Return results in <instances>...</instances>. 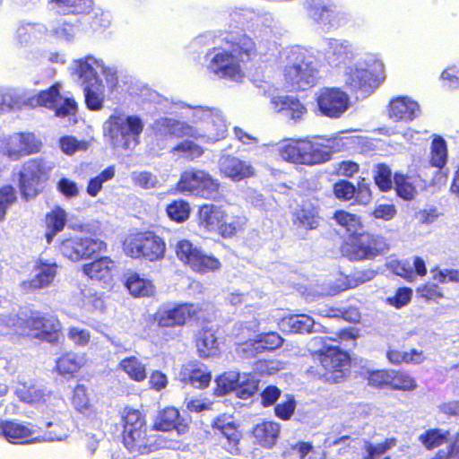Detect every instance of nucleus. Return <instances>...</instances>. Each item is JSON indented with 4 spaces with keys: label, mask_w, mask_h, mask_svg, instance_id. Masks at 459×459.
Returning <instances> with one entry per match:
<instances>
[{
    "label": "nucleus",
    "mask_w": 459,
    "mask_h": 459,
    "mask_svg": "<svg viewBox=\"0 0 459 459\" xmlns=\"http://www.w3.org/2000/svg\"><path fill=\"white\" fill-rule=\"evenodd\" d=\"M226 42L230 50L213 48L207 56L212 55L207 65L210 74L220 79L240 82L245 77L241 64L251 61L258 55L255 42L246 34H240Z\"/></svg>",
    "instance_id": "1"
},
{
    "label": "nucleus",
    "mask_w": 459,
    "mask_h": 459,
    "mask_svg": "<svg viewBox=\"0 0 459 459\" xmlns=\"http://www.w3.org/2000/svg\"><path fill=\"white\" fill-rule=\"evenodd\" d=\"M122 442L130 452L149 455L160 449L163 438L157 435H148L145 414L134 408L126 407L121 416Z\"/></svg>",
    "instance_id": "2"
},
{
    "label": "nucleus",
    "mask_w": 459,
    "mask_h": 459,
    "mask_svg": "<svg viewBox=\"0 0 459 459\" xmlns=\"http://www.w3.org/2000/svg\"><path fill=\"white\" fill-rule=\"evenodd\" d=\"M318 366L310 367L307 374L325 384H339L346 380L351 371L350 354L338 346H324L313 352Z\"/></svg>",
    "instance_id": "3"
},
{
    "label": "nucleus",
    "mask_w": 459,
    "mask_h": 459,
    "mask_svg": "<svg viewBox=\"0 0 459 459\" xmlns=\"http://www.w3.org/2000/svg\"><path fill=\"white\" fill-rule=\"evenodd\" d=\"M74 74L81 81L86 107L90 110H100L104 101L105 90L101 76L108 75L104 63L92 56H86L74 61Z\"/></svg>",
    "instance_id": "4"
},
{
    "label": "nucleus",
    "mask_w": 459,
    "mask_h": 459,
    "mask_svg": "<svg viewBox=\"0 0 459 459\" xmlns=\"http://www.w3.org/2000/svg\"><path fill=\"white\" fill-rule=\"evenodd\" d=\"M329 140L298 139L289 140L279 149L280 156L294 164L314 166L325 163L332 159Z\"/></svg>",
    "instance_id": "5"
},
{
    "label": "nucleus",
    "mask_w": 459,
    "mask_h": 459,
    "mask_svg": "<svg viewBox=\"0 0 459 459\" xmlns=\"http://www.w3.org/2000/svg\"><path fill=\"white\" fill-rule=\"evenodd\" d=\"M121 249L130 258L158 262L165 256L166 242L153 230H138L123 238Z\"/></svg>",
    "instance_id": "6"
},
{
    "label": "nucleus",
    "mask_w": 459,
    "mask_h": 459,
    "mask_svg": "<svg viewBox=\"0 0 459 459\" xmlns=\"http://www.w3.org/2000/svg\"><path fill=\"white\" fill-rule=\"evenodd\" d=\"M387 249L384 237L368 231L348 235L340 247L342 256L351 262L373 260Z\"/></svg>",
    "instance_id": "7"
},
{
    "label": "nucleus",
    "mask_w": 459,
    "mask_h": 459,
    "mask_svg": "<svg viewBox=\"0 0 459 459\" xmlns=\"http://www.w3.org/2000/svg\"><path fill=\"white\" fill-rule=\"evenodd\" d=\"M220 188L221 183L217 178L208 171L198 169L183 171L174 186L176 193L208 200L215 199Z\"/></svg>",
    "instance_id": "8"
},
{
    "label": "nucleus",
    "mask_w": 459,
    "mask_h": 459,
    "mask_svg": "<svg viewBox=\"0 0 459 459\" xmlns=\"http://www.w3.org/2000/svg\"><path fill=\"white\" fill-rule=\"evenodd\" d=\"M177 258L195 273L206 274L221 270V260L212 254L205 253L188 239H181L175 246Z\"/></svg>",
    "instance_id": "9"
},
{
    "label": "nucleus",
    "mask_w": 459,
    "mask_h": 459,
    "mask_svg": "<svg viewBox=\"0 0 459 459\" xmlns=\"http://www.w3.org/2000/svg\"><path fill=\"white\" fill-rule=\"evenodd\" d=\"M49 171L41 158H32L22 164L18 172V187L24 200L34 198L42 192V185L48 180Z\"/></svg>",
    "instance_id": "10"
},
{
    "label": "nucleus",
    "mask_w": 459,
    "mask_h": 459,
    "mask_svg": "<svg viewBox=\"0 0 459 459\" xmlns=\"http://www.w3.org/2000/svg\"><path fill=\"white\" fill-rule=\"evenodd\" d=\"M22 324L32 337L53 345L58 344L63 337L62 323L55 314L32 311Z\"/></svg>",
    "instance_id": "11"
},
{
    "label": "nucleus",
    "mask_w": 459,
    "mask_h": 459,
    "mask_svg": "<svg viewBox=\"0 0 459 459\" xmlns=\"http://www.w3.org/2000/svg\"><path fill=\"white\" fill-rule=\"evenodd\" d=\"M203 307L193 302H178L160 307L152 316L157 327L171 329L183 327L191 321H198Z\"/></svg>",
    "instance_id": "12"
},
{
    "label": "nucleus",
    "mask_w": 459,
    "mask_h": 459,
    "mask_svg": "<svg viewBox=\"0 0 459 459\" xmlns=\"http://www.w3.org/2000/svg\"><path fill=\"white\" fill-rule=\"evenodd\" d=\"M42 146L41 140L31 132L13 133L1 141L2 153L13 161L39 153Z\"/></svg>",
    "instance_id": "13"
},
{
    "label": "nucleus",
    "mask_w": 459,
    "mask_h": 459,
    "mask_svg": "<svg viewBox=\"0 0 459 459\" xmlns=\"http://www.w3.org/2000/svg\"><path fill=\"white\" fill-rule=\"evenodd\" d=\"M106 247L102 240L91 238H66L60 246L63 255L74 262L98 256Z\"/></svg>",
    "instance_id": "14"
},
{
    "label": "nucleus",
    "mask_w": 459,
    "mask_h": 459,
    "mask_svg": "<svg viewBox=\"0 0 459 459\" xmlns=\"http://www.w3.org/2000/svg\"><path fill=\"white\" fill-rule=\"evenodd\" d=\"M316 102L322 115L338 118L348 109L350 98L339 88L325 87L317 92Z\"/></svg>",
    "instance_id": "15"
},
{
    "label": "nucleus",
    "mask_w": 459,
    "mask_h": 459,
    "mask_svg": "<svg viewBox=\"0 0 459 459\" xmlns=\"http://www.w3.org/2000/svg\"><path fill=\"white\" fill-rule=\"evenodd\" d=\"M34 270L36 273L33 278L24 280L20 283L23 293H30L49 287L57 274L58 264L56 262L50 263L47 260L39 259L34 265Z\"/></svg>",
    "instance_id": "16"
},
{
    "label": "nucleus",
    "mask_w": 459,
    "mask_h": 459,
    "mask_svg": "<svg viewBox=\"0 0 459 459\" xmlns=\"http://www.w3.org/2000/svg\"><path fill=\"white\" fill-rule=\"evenodd\" d=\"M283 338L277 332L261 333L255 339H250L241 344L238 349L246 358L255 357L257 354L270 352L281 347Z\"/></svg>",
    "instance_id": "17"
},
{
    "label": "nucleus",
    "mask_w": 459,
    "mask_h": 459,
    "mask_svg": "<svg viewBox=\"0 0 459 459\" xmlns=\"http://www.w3.org/2000/svg\"><path fill=\"white\" fill-rule=\"evenodd\" d=\"M225 378L221 377L217 382L222 393L233 391L237 397L246 400L251 398L259 387V380L252 374H238L236 380L224 383Z\"/></svg>",
    "instance_id": "18"
},
{
    "label": "nucleus",
    "mask_w": 459,
    "mask_h": 459,
    "mask_svg": "<svg viewBox=\"0 0 459 459\" xmlns=\"http://www.w3.org/2000/svg\"><path fill=\"white\" fill-rule=\"evenodd\" d=\"M86 353L66 351L56 359L53 371L65 378H74L87 365Z\"/></svg>",
    "instance_id": "19"
},
{
    "label": "nucleus",
    "mask_w": 459,
    "mask_h": 459,
    "mask_svg": "<svg viewBox=\"0 0 459 459\" xmlns=\"http://www.w3.org/2000/svg\"><path fill=\"white\" fill-rule=\"evenodd\" d=\"M152 429L162 432L175 429L178 434H185L188 431L189 426L181 418L180 412L177 408L166 406L158 411Z\"/></svg>",
    "instance_id": "20"
},
{
    "label": "nucleus",
    "mask_w": 459,
    "mask_h": 459,
    "mask_svg": "<svg viewBox=\"0 0 459 459\" xmlns=\"http://www.w3.org/2000/svg\"><path fill=\"white\" fill-rule=\"evenodd\" d=\"M381 80V74L368 65L365 68H351L347 73L346 84L355 91H370L378 86Z\"/></svg>",
    "instance_id": "21"
},
{
    "label": "nucleus",
    "mask_w": 459,
    "mask_h": 459,
    "mask_svg": "<svg viewBox=\"0 0 459 459\" xmlns=\"http://www.w3.org/2000/svg\"><path fill=\"white\" fill-rule=\"evenodd\" d=\"M179 377L181 382L198 389L208 387L212 380L211 371L199 361H190L183 365Z\"/></svg>",
    "instance_id": "22"
},
{
    "label": "nucleus",
    "mask_w": 459,
    "mask_h": 459,
    "mask_svg": "<svg viewBox=\"0 0 459 459\" xmlns=\"http://www.w3.org/2000/svg\"><path fill=\"white\" fill-rule=\"evenodd\" d=\"M291 221L298 229L305 230H316L319 226V207L310 201H303L291 212Z\"/></svg>",
    "instance_id": "23"
},
{
    "label": "nucleus",
    "mask_w": 459,
    "mask_h": 459,
    "mask_svg": "<svg viewBox=\"0 0 459 459\" xmlns=\"http://www.w3.org/2000/svg\"><path fill=\"white\" fill-rule=\"evenodd\" d=\"M30 423L23 424L14 420L0 421V436L13 444H28L37 440L32 437L34 430Z\"/></svg>",
    "instance_id": "24"
},
{
    "label": "nucleus",
    "mask_w": 459,
    "mask_h": 459,
    "mask_svg": "<svg viewBox=\"0 0 459 459\" xmlns=\"http://www.w3.org/2000/svg\"><path fill=\"white\" fill-rule=\"evenodd\" d=\"M219 168L224 177L233 181H240L255 175L252 165L232 155L221 157Z\"/></svg>",
    "instance_id": "25"
},
{
    "label": "nucleus",
    "mask_w": 459,
    "mask_h": 459,
    "mask_svg": "<svg viewBox=\"0 0 459 459\" xmlns=\"http://www.w3.org/2000/svg\"><path fill=\"white\" fill-rule=\"evenodd\" d=\"M210 320H204L202 325L194 336V342L201 358H210L216 355L219 351V342L215 336V332L212 327L208 326L206 323Z\"/></svg>",
    "instance_id": "26"
},
{
    "label": "nucleus",
    "mask_w": 459,
    "mask_h": 459,
    "mask_svg": "<svg viewBox=\"0 0 459 459\" xmlns=\"http://www.w3.org/2000/svg\"><path fill=\"white\" fill-rule=\"evenodd\" d=\"M121 281L128 293L134 298H149L155 294V286L153 282L138 273L127 271L125 273Z\"/></svg>",
    "instance_id": "27"
},
{
    "label": "nucleus",
    "mask_w": 459,
    "mask_h": 459,
    "mask_svg": "<svg viewBox=\"0 0 459 459\" xmlns=\"http://www.w3.org/2000/svg\"><path fill=\"white\" fill-rule=\"evenodd\" d=\"M143 120L138 116H127L120 123L117 122L125 149L134 148L140 143V135L143 131Z\"/></svg>",
    "instance_id": "28"
},
{
    "label": "nucleus",
    "mask_w": 459,
    "mask_h": 459,
    "mask_svg": "<svg viewBox=\"0 0 459 459\" xmlns=\"http://www.w3.org/2000/svg\"><path fill=\"white\" fill-rule=\"evenodd\" d=\"M212 427L221 431L228 441V451L232 455L239 453L238 444L241 439V432L238 429L237 424L230 420L225 414L215 418Z\"/></svg>",
    "instance_id": "29"
},
{
    "label": "nucleus",
    "mask_w": 459,
    "mask_h": 459,
    "mask_svg": "<svg viewBox=\"0 0 459 459\" xmlns=\"http://www.w3.org/2000/svg\"><path fill=\"white\" fill-rule=\"evenodd\" d=\"M226 215V212L220 206L205 204L199 207L196 214L197 225L205 232H214L219 222Z\"/></svg>",
    "instance_id": "30"
},
{
    "label": "nucleus",
    "mask_w": 459,
    "mask_h": 459,
    "mask_svg": "<svg viewBox=\"0 0 459 459\" xmlns=\"http://www.w3.org/2000/svg\"><path fill=\"white\" fill-rule=\"evenodd\" d=\"M280 431L281 426L279 423L271 420H263L254 426L251 434L259 446L264 448H272L277 442Z\"/></svg>",
    "instance_id": "31"
},
{
    "label": "nucleus",
    "mask_w": 459,
    "mask_h": 459,
    "mask_svg": "<svg viewBox=\"0 0 459 459\" xmlns=\"http://www.w3.org/2000/svg\"><path fill=\"white\" fill-rule=\"evenodd\" d=\"M418 104L406 97L393 99L388 105V116L394 121L409 122L415 118Z\"/></svg>",
    "instance_id": "32"
},
{
    "label": "nucleus",
    "mask_w": 459,
    "mask_h": 459,
    "mask_svg": "<svg viewBox=\"0 0 459 459\" xmlns=\"http://www.w3.org/2000/svg\"><path fill=\"white\" fill-rule=\"evenodd\" d=\"M114 262L108 256H102L82 266V272L91 280L108 282L112 281Z\"/></svg>",
    "instance_id": "33"
},
{
    "label": "nucleus",
    "mask_w": 459,
    "mask_h": 459,
    "mask_svg": "<svg viewBox=\"0 0 459 459\" xmlns=\"http://www.w3.org/2000/svg\"><path fill=\"white\" fill-rule=\"evenodd\" d=\"M60 82H55L46 90L39 91L37 94L27 99L26 103L30 108H45L52 110L56 104L61 100Z\"/></svg>",
    "instance_id": "34"
},
{
    "label": "nucleus",
    "mask_w": 459,
    "mask_h": 459,
    "mask_svg": "<svg viewBox=\"0 0 459 459\" xmlns=\"http://www.w3.org/2000/svg\"><path fill=\"white\" fill-rule=\"evenodd\" d=\"M272 104L277 111H285L286 115L295 121L302 119L307 113V108L296 97H274L272 99Z\"/></svg>",
    "instance_id": "35"
},
{
    "label": "nucleus",
    "mask_w": 459,
    "mask_h": 459,
    "mask_svg": "<svg viewBox=\"0 0 459 459\" xmlns=\"http://www.w3.org/2000/svg\"><path fill=\"white\" fill-rule=\"evenodd\" d=\"M66 221L67 214L65 211L59 206L54 207L50 212L46 213L45 224L47 230L45 237L48 244L53 241L56 234L65 229Z\"/></svg>",
    "instance_id": "36"
},
{
    "label": "nucleus",
    "mask_w": 459,
    "mask_h": 459,
    "mask_svg": "<svg viewBox=\"0 0 459 459\" xmlns=\"http://www.w3.org/2000/svg\"><path fill=\"white\" fill-rule=\"evenodd\" d=\"M314 325V319L307 315H290L281 319L283 331L290 333H309Z\"/></svg>",
    "instance_id": "37"
},
{
    "label": "nucleus",
    "mask_w": 459,
    "mask_h": 459,
    "mask_svg": "<svg viewBox=\"0 0 459 459\" xmlns=\"http://www.w3.org/2000/svg\"><path fill=\"white\" fill-rule=\"evenodd\" d=\"M418 386L416 379L403 369L390 368L388 389L412 392Z\"/></svg>",
    "instance_id": "38"
},
{
    "label": "nucleus",
    "mask_w": 459,
    "mask_h": 459,
    "mask_svg": "<svg viewBox=\"0 0 459 459\" xmlns=\"http://www.w3.org/2000/svg\"><path fill=\"white\" fill-rule=\"evenodd\" d=\"M377 275V272L373 269L357 270L350 274L342 275L339 280L338 288L340 290H347L357 288L373 280Z\"/></svg>",
    "instance_id": "39"
},
{
    "label": "nucleus",
    "mask_w": 459,
    "mask_h": 459,
    "mask_svg": "<svg viewBox=\"0 0 459 459\" xmlns=\"http://www.w3.org/2000/svg\"><path fill=\"white\" fill-rule=\"evenodd\" d=\"M449 436V430L431 428L422 432L418 437V440L426 450L431 451L447 443Z\"/></svg>",
    "instance_id": "40"
},
{
    "label": "nucleus",
    "mask_w": 459,
    "mask_h": 459,
    "mask_svg": "<svg viewBox=\"0 0 459 459\" xmlns=\"http://www.w3.org/2000/svg\"><path fill=\"white\" fill-rule=\"evenodd\" d=\"M245 225L246 219L244 217L233 216L229 221L228 214L226 213L221 221L219 222L218 228H216L214 232L222 238H231L243 230Z\"/></svg>",
    "instance_id": "41"
},
{
    "label": "nucleus",
    "mask_w": 459,
    "mask_h": 459,
    "mask_svg": "<svg viewBox=\"0 0 459 459\" xmlns=\"http://www.w3.org/2000/svg\"><path fill=\"white\" fill-rule=\"evenodd\" d=\"M447 162V145L445 139L436 135L431 142L429 163L431 166L443 169Z\"/></svg>",
    "instance_id": "42"
},
{
    "label": "nucleus",
    "mask_w": 459,
    "mask_h": 459,
    "mask_svg": "<svg viewBox=\"0 0 459 459\" xmlns=\"http://www.w3.org/2000/svg\"><path fill=\"white\" fill-rule=\"evenodd\" d=\"M394 188L396 195L404 201L413 200L417 194L416 186L411 181L410 177L403 173H394Z\"/></svg>",
    "instance_id": "43"
},
{
    "label": "nucleus",
    "mask_w": 459,
    "mask_h": 459,
    "mask_svg": "<svg viewBox=\"0 0 459 459\" xmlns=\"http://www.w3.org/2000/svg\"><path fill=\"white\" fill-rule=\"evenodd\" d=\"M305 55L299 50H291L286 57V65L283 69L284 80L290 85L293 82H299L297 74L301 68V62Z\"/></svg>",
    "instance_id": "44"
},
{
    "label": "nucleus",
    "mask_w": 459,
    "mask_h": 459,
    "mask_svg": "<svg viewBox=\"0 0 459 459\" xmlns=\"http://www.w3.org/2000/svg\"><path fill=\"white\" fill-rule=\"evenodd\" d=\"M71 403L74 409L86 416L94 412L90 398L87 394V388L83 385H76L73 390Z\"/></svg>",
    "instance_id": "45"
},
{
    "label": "nucleus",
    "mask_w": 459,
    "mask_h": 459,
    "mask_svg": "<svg viewBox=\"0 0 459 459\" xmlns=\"http://www.w3.org/2000/svg\"><path fill=\"white\" fill-rule=\"evenodd\" d=\"M18 192L12 184L0 186V223L6 220L8 210L18 203Z\"/></svg>",
    "instance_id": "46"
},
{
    "label": "nucleus",
    "mask_w": 459,
    "mask_h": 459,
    "mask_svg": "<svg viewBox=\"0 0 459 459\" xmlns=\"http://www.w3.org/2000/svg\"><path fill=\"white\" fill-rule=\"evenodd\" d=\"M300 65L301 68L297 74L299 82H293L291 86H294L297 90L304 91L316 84V71L309 62L306 61V56H304Z\"/></svg>",
    "instance_id": "47"
},
{
    "label": "nucleus",
    "mask_w": 459,
    "mask_h": 459,
    "mask_svg": "<svg viewBox=\"0 0 459 459\" xmlns=\"http://www.w3.org/2000/svg\"><path fill=\"white\" fill-rule=\"evenodd\" d=\"M333 218L339 226L349 233V235L358 233V230L362 228L360 218L344 210L335 211Z\"/></svg>",
    "instance_id": "48"
},
{
    "label": "nucleus",
    "mask_w": 459,
    "mask_h": 459,
    "mask_svg": "<svg viewBox=\"0 0 459 459\" xmlns=\"http://www.w3.org/2000/svg\"><path fill=\"white\" fill-rule=\"evenodd\" d=\"M119 366L131 379L136 382H142L146 378L145 366L134 356L122 359Z\"/></svg>",
    "instance_id": "49"
},
{
    "label": "nucleus",
    "mask_w": 459,
    "mask_h": 459,
    "mask_svg": "<svg viewBox=\"0 0 459 459\" xmlns=\"http://www.w3.org/2000/svg\"><path fill=\"white\" fill-rule=\"evenodd\" d=\"M166 212L171 221L183 223L189 219L191 208L187 201L178 199L167 205Z\"/></svg>",
    "instance_id": "50"
},
{
    "label": "nucleus",
    "mask_w": 459,
    "mask_h": 459,
    "mask_svg": "<svg viewBox=\"0 0 459 459\" xmlns=\"http://www.w3.org/2000/svg\"><path fill=\"white\" fill-rule=\"evenodd\" d=\"M171 152L179 153L186 160L193 161L204 153V148L192 140H184L176 144Z\"/></svg>",
    "instance_id": "51"
},
{
    "label": "nucleus",
    "mask_w": 459,
    "mask_h": 459,
    "mask_svg": "<svg viewBox=\"0 0 459 459\" xmlns=\"http://www.w3.org/2000/svg\"><path fill=\"white\" fill-rule=\"evenodd\" d=\"M389 375L390 368L372 369L366 373L364 379L367 380L368 386L377 390H384L388 389Z\"/></svg>",
    "instance_id": "52"
},
{
    "label": "nucleus",
    "mask_w": 459,
    "mask_h": 459,
    "mask_svg": "<svg viewBox=\"0 0 459 459\" xmlns=\"http://www.w3.org/2000/svg\"><path fill=\"white\" fill-rule=\"evenodd\" d=\"M373 178L381 192H388L393 188L392 171L385 163H378L376 166Z\"/></svg>",
    "instance_id": "53"
},
{
    "label": "nucleus",
    "mask_w": 459,
    "mask_h": 459,
    "mask_svg": "<svg viewBox=\"0 0 459 459\" xmlns=\"http://www.w3.org/2000/svg\"><path fill=\"white\" fill-rule=\"evenodd\" d=\"M59 147L66 155H73L77 152H85L90 147L86 140H78L73 135H65L59 139Z\"/></svg>",
    "instance_id": "54"
},
{
    "label": "nucleus",
    "mask_w": 459,
    "mask_h": 459,
    "mask_svg": "<svg viewBox=\"0 0 459 459\" xmlns=\"http://www.w3.org/2000/svg\"><path fill=\"white\" fill-rule=\"evenodd\" d=\"M284 398V401L275 404L274 415L278 419L287 421L293 416L297 407V402L295 396L291 394H285Z\"/></svg>",
    "instance_id": "55"
},
{
    "label": "nucleus",
    "mask_w": 459,
    "mask_h": 459,
    "mask_svg": "<svg viewBox=\"0 0 459 459\" xmlns=\"http://www.w3.org/2000/svg\"><path fill=\"white\" fill-rule=\"evenodd\" d=\"M114 175V168L109 166L101 171L97 177L91 178L86 188L88 195L95 197L101 190L102 184L108 180H110Z\"/></svg>",
    "instance_id": "56"
},
{
    "label": "nucleus",
    "mask_w": 459,
    "mask_h": 459,
    "mask_svg": "<svg viewBox=\"0 0 459 459\" xmlns=\"http://www.w3.org/2000/svg\"><path fill=\"white\" fill-rule=\"evenodd\" d=\"M396 444V439L394 437L385 438L382 443L374 445L370 442H366L364 448L366 451V455L364 459H376L377 456H379L388 451L390 448L394 446Z\"/></svg>",
    "instance_id": "57"
},
{
    "label": "nucleus",
    "mask_w": 459,
    "mask_h": 459,
    "mask_svg": "<svg viewBox=\"0 0 459 459\" xmlns=\"http://www.w3.org/2000/svg\"><path fill=\"white\" fill-rule=\"evenodd\" d=\"M412 298V290L409 287H399L396 289L394 295L387 297L386 304L397 309L408 305Z\"/></svg>",
    "instance_id": "58"
},
{
    "label": "nucleus",
    "mask_w": 459,
    "mask_h": 459,
    "mask_svg": "<svg viewBox=\"0 0 459 459\" xmlns=\"http://www.w3.org/2000/svg\"><path fill=\"white\" fill-rule=\"evenodd\" d=\"M78 31L75 23L63 22L56 24L51 30L52 35L59 40L70 41L74 39Z\"/></svg>",
    "instance_id": "59"
},
{
    "label": "nucleus",
    "mask_w": 459,
    "mask_h": 459,
    "mask_svg": "<svg viewBox=\"0 0 459 459\" xmlns=\"http://www.w3.org/2000/svg\"><path fill=\"white\" fill-rule=\"evenodd\" d=\"M333 192L337 199L347 202L353 199L356 186L351 182L342 179L333 184Z\"/></svg>",
    "instance_id": "60"
},
{
    "label": "nucleus",
    "mask_w": 459,
    "mask_h": 459,
    "mask_svg": "<svg viewBox=\"0 0 459 459\" xmlns=\"http://www.w3.org/2000/svg\"><path fill=\"white\" fill-rule=\"evenodd\" d=\"M334 11L331 6L325 4H311L308 7L309 16L316 22L330 23Z\"/></svg>",
    "instance_id": "61"
},
{
    "label": "nucleus",
    "mask_w": 459,
    "mask_h": 459,
    "mask_svg": "<svg viewBox=\"0 0 459 459\" xmlns=\"http://www.w3.org/2000/svg\"><path fill=\"white\" fill-rule=\"evenodd\" d=\"M417 293L420 298L429 301H437L444 298V294L440 287L434 282H425L417 288Z\"/></svg>",
    "instance_id": "62"
},
{
    "label": "nucleus",
    "mask_w": 459,
    "mask_h": 459,
    "mask_svg": "<svg viewBox=\"0 0 459 459\" xmlns=\"http://www.w3.org/2000/svg\"><path fill=\"white\" fill-rule=\"evenodd\" d=\"M59 8L71 13H82L91 7V0H51Z\"/></svg>",
    "instance_id": "63"
},
{
    "label": "nucleus",
    "mask_w": 459,
    "mask_h": 459,
    "mask_svg": "<svg viewBox=\"0 0 459 459\" xmlns=\"http://www.w3.org/2000/svg\"><path fill=\"white\" fill-rule=\"evenodd\" d=\"M176 119L169 117H161L154 121L152 124V131L155 136L163 139L166 136L171 137V131L175 126Z\"/></svg>",
    "instance_id": "64"
}]
</instances>
